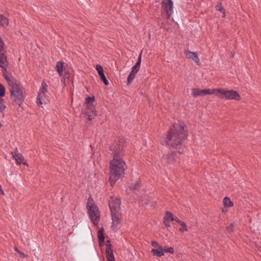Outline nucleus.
<instances>
[{
  "label": "nucleus",
  "mask_w": 261,
  "mask_h": 261,
  "mask_svg": "<svg viewBox=\"0 0 261 261\" xmlns=\"http://www.w3.org/2000/svg\"><path fill=\"white\" fill-rule=\"evenodd\" d=\"M151 252L153 255L157 256L158 257H161L164 255L163 248H161V249H152Z\"/></svg>",
  "instance_id": "obj_21"
},
{
  "label": "nucleus",
  "mask_w": 261,
  "mask_h": 261,
  "mask_svg": "<svg viewBox=\"0 0 261 261\" xmlns=\"http://www.w3.org/2000/svg\"><path fill=\"white\" fill-rule=\"evenodd\" d=\"M13 157L15 159L16 163H26L24 162V158L22 155L18 152H14L12 153Z\"/></svg>",
  "instance_id": "obj_20"
},
{
  "label": "nucleus",
  "mask_w": 261,
  "mask_h": 261,
  "mask_svg": "<svg viewBox=\"0 0 261 261\" xmlns=\"http://www.w3.org/2000/svg\"><path fill=\"white\" fill-rule=\"evenodd\" d=\"M141 62V53L140 54V55L138 57L137 62L133 67L131 72L135 73V74H136L137 73V72L139 71V70L140 69Z\"/></svg>",
  "instance_id": "obj_19"
},
{
  "label": "nucleus",
  "mask_w": 261,
  "mask_h": 261,
  "mask_svg": "<svg viewBox=\"0 0 261 261\" xmlns=\"http://www.w3.org/2000/svg\"><path fill=\"white\" fill-rule=\"evenodd\" d=\"M162 8L164 12L165 13L167 17L169 18L170 16L173 13V3L171 0H163L162 2Z\"/></svg>",
  "instance_id": "obj_13"
},
{
  "label": "nucleus",
  "mask_w": 261,
  "mask_h": 261,
  "mask_svg": "<svg viewBox=\"0 0 261 261\" xmlns=\"http://www.w3.org/2000/svg\"><path fill=\"white\" fill-rule=\"evenodd\" d=\"M173 215L170 212H167L164 218V223L166 227H168L170 226V221H173Z\"/></svg>",
  "instance_id": "obj_17"
},
{
  "label": "nucleus",
  "mask_w": 261,
  "mask_h": 261,
  "mask_svg": "<svg viewBox=\"0 0 261 261\" xmlns=\"http://www.w3.org/2000/svg\"><path fill=\"white\" fill-rule=\"evenodd\" d=\"M5 94V88L2 84L0 83V96H3Z\"/></svg>",
  "instance_id": "obj_32"
},
{
  "label": "nucleus",
  "mask_w": 261,
  "mask_h": 261,
  "mask_svg": "<svg viewBox=\"0 0 261 261\" xmlns=\"http://www.w3.org/2000/svg\"><path fill=\"white\" fill-rule=\"evenodd\" d=\"M180 225H181V227L179 228V230L181 232H184L188 230L187 227L183 221L180 222Z\"/></svg>",
  "instance_id": "obj_25"
},
{
  "label": "nucleus",
  "mask_w": 261,
  "mask_h": 261,
  "mask_svg": "<svg viewBox=\"0 0 261 261\" xmlns=\"http://www.w3.org/2000/svg\"><path fill=\"white\" fill-rule=\"evenodd\" d=\"M19 254L21 255V256L22 257H24V254H23V253H21V252H20Z\"/></svg>",
  "instance_id": "obj_37"
},
{
  "label": "nucleus",
  "mask_w": 261,
  "mask_h": 261,
  "mask_svg": "<svg viewBox=\"0 0 261 261\" xmlns=\"http://www.w3.org/2000/svg\"><path fill=\"white\" fill-rule=\"evenodd\" d=\"M223 204L225 207H230L233 205L232 201L228 197H225L223 199Z\"/></svg>",
  "instance_id": "obj_22"
},
{
  "label": "nucleus",
  "mask_w": 261,
  "mask_h": 261,
  "mask_svg": "<svg viewBox=\"0 0 261 261\" xmlns=\"http://www.w3.org/2000/svg\"><path fill=\"white\" fill-rule=\"evenodd\" d=\"M6 108V106L3 103H0V110L3 111Z\"/></svg>",
  "instance_id": "obj_33"
},
{
  "label": "nucleus",
  "mask_w": 261,
  "mask_h": 261,
  "mask_svg": "<svg viewBox=\"0 0 261 261\" xmlns=\"http://www.w3.org/2000/svg\"><path fill=\"white\" fill-rule=\"evenodd\" d=\"M138 186V184H136L133 187H130V189H137V187Z\"/></svg>",
  "instance_id": "obj_36"
},
{
  "label": "nucleus",
  "mask_w": 261,
  "mask_h": 261,
  "mask_svg": "<svg viewBox=\"0 0 261 261\" xmlns=\"http://www.w3.org/2000/svg\"><path fill=\"white\" fill-rule=\"evenodd\" d=\"M163 252L166 253H170L171 254H173L174 252V250L172 247H165L164 248H163Z\"/></svg>",
  "instance_id": "obj_27"
},
{
  "label": "nucleus",
  "mask_w": 261,
  "mask_h": 261,
  "mask_svg": "<svg viewBox=\"0 0 261 261\" xmlns=\"http://www.w3.org/2000/svg\"><path fill=\"white\" fill-rule=\"evenodd\" d=\"M185 54L188 58L192 59L197 64H200V61L196 52H192L189 50L185 51Z\"/></svg>",
  "instance_id": "obj_15"
},
{
  "label": "nucleus",
  "mask_w": 261,
  "mask_h": 261,
  "mask_svg": "<svg viewBox=\"0 0 261 261\" xmlns=\"http://www.w3.org/2000/svg\"><path fill=\"white\" fill-rule=\"evenodd\" d=\"M96 69L99 75L100 74H101L102 73H103V68H102V66H101L99 65H96Z\"/></svg>",
  "instance_id": "obj_31"
},
{
  "label": "nucleus",
  "mask_w": 261,
  "mask_h": 261,
  "mask_svg": "<svg viewBox=\"0 0 261 261\" xmlns=\"http://www.w3.org/2000/svg\"><path fill=\"white\" fill-rule=\"evenodd\" d=\"M216 89H204L193 88L192 90L191 94L193 97L203 96L206 95H212L215 94L216 95Z\"/></svg>",
  "instance_id": "obj_10"
},
{
  "label": "nucleus",
  "mask_w": 261,
  "mask_h": 261,
  "mask_svg": "<svg viewBox=\"0 0 261 261\" xmlns=\"http://www.w3.org/2000/svg\"><path fill=\"white\" fill-rule=\"evenodd\" d=\"M151 245L153 247V249H161L163 248L158 243L155 241L151 242Z\"/></svg>",
  "instance_id": "obj_30"
},
{
  "label": "nucleus",
  "mask_w": 261,
  "mask_h": 261,
  "mask_svg": "<svg viewBox=\"0 0 261 261\" xmlns=\"http://www.w3.org/2000/svg\"><path fill=\"white\" fill-rule=\"evenodd\" d=\"M4 77L8 85L12 99L16 104L20 106L24 98L23 89L21 85L11 73H7L5 71L4 72Z\"/></svg>",
  "instance_id": "obj_2"
},
{
  "label": "nucleus",
  "mask_w": 261,
  "mask_h": 261,
  "mask_svg": "<svg viewBox=\"0 0 261 261\" xmlns=\"http://www.w3.org/2000/svg\"><path fill=\"white\" fill-rule=\"evenodd\" d=\"M49 101V97L47 94V85L43 82L40 87L37 99V103L39 106L43 103H46Z\"/></svg>",
  "instance_id": "obj_6"
},
{
  "label": "nucleus",
  "mask_w": 261,
  "mask_h": 261,
  "mask_svg": "<svg viewBox=\"0 0 261 261\" xmlns=\"http://www.w3.org/2000/svg\"><path fill=\"white\" fill-rule=\"evenodd\" d=\"M109 206L111 214L120 213V201L117 197H112L109 200Z\"/></svg>",
  "instance_id": "obj_9"
},
{
  "label": "nucleus",
  "mask_w": 261,
  "mask_h": 261,
  "mask_svg": "<svg viewBox=\"0 0 261 261\" xmlns=\"http://www.w3.org/2000/svg\"><path fill=\"white\" fill-rule=\"evenodd\" d=\"M164 162L170 163L177 162V156L175 152L169 153L164 156Z\"/></svg>",
  "instance_id": "obj_16"
},
{
  "label": "nucleus",
  "mask_w": 261,
  "mask_h": 261,
  "mask_svg": "<svg viewBox=\"0 0 261 261\" xmlns=\"http://www.w3.org/2000/svg\"><path fill=\"white\" fill-rule=\"evenodd\" d=\"M99 75L101 80L103 82L104 84L106 85H108L109 81L107 80V79L104 74V73H102L101 74H100Z\"/></svg>",
  "instance_id": "obj_29"
},
{
  "label": "nucleus",
  "mask_w": 261,
  "mask_h": 261,
  "mask_svg": "<svg viewBox=\"0 0 261 261\" xmlns=\"http://www.w3.org/2000/svg\"><path fill=\"white\" fill-rule=\"evenodd\" d=\"M94 100V97H88L86 98L87 111L86 115L89 120H91L96 116L97 113L95 109V107L93 104Z\"/></svg>",
  "instance_id": "obj_8"
},
{
  "label": "nucleus",
  "mask_w": 261,
  "mask_h": 261,
  "mask_svg": "<svg viewBox=\"0 0 261 261\" xmlns=\"http://www.w3.org/2000/svg\"><path fill=\"white\" fill-rule=\"evenodd\" d=\"M56 69L59 73L60 76L63 77L64 78H68V76H67L66 71H65V74H64V70L65 68L64 67V63L62 62H58L56 64Z\"/></svg>",
  "instance_id": "obj_14"
},
{
  "label": "nucleus",
  "mask_w": 261,
  "mask_h": 261,
  "mask_svg": "<svg viewBox=\"0 0 261 261\" xmlns=\"http://www.w3.org/2000/svg\"><path fill=\"white\" fill-rule=\"evenodd\" d=\"M8 24L7 18L0 14V27H5Z\"/></svg>",
  "instance_id": "obj_24"
},
{
  "label": "nucleus",
  "mask_w": 261,
  "mask_h": 261,
  "mask_svg": "<svg viewBox=\"0 0 261 261\" xmlns=\"http://www.w3.org/2000/svg\"><path fill=\"white\" fill-rule=\"evenodd\" d=\"M15 250L16 252H17L18 253H20V251L18 250V249H17V248H15Z\"/></svg>",
  "instance_id": "obj_38"
},
{
  "label": "nucleus",
  "mask_w": 261,
  "mask_h": 261,
  "mask_svg": "<svg viewBox=\"0 0 261 261\" xmlns=\"http://www.w3.org/2000/svg\"><path fill=\"white\" fill-rule=\"evenodd\" d=\"M136 76V74L133 73L132 72H130L128 78H127V82L128 84H130L134 79L135 77Z\"/></svg>",
  "instance_id": "obj_26"
},
{
  "label": "nucleus",
  "mask_w": 261,
  "mask_h": 261,
  "mask_svg": "<svg viewBox=\"0 0 261 261\" xmlns=\"http://www.w3.org/2000/svg\"><path fill=\"white\" fill-rule=\"evenodd\" d=\"M216 9L217 10L223 13V17L225 16V12L224 8L221 6V4H218L216 6Z\"/></svg>",
  "instance_id": "obj_28"
},
{
  "label": "nucleus",
  "mask_w": 261,
  "mask_h": 261,
  "mask_svg": "<svg viewBox=\"0 0 261 261\" xmlns=\"http://www.w3.org/2000/svg\"><path fill=\"white\" fill-rule=\"evenodd\" d=\"M216 95L228 100H240L241 99V96L237 91L223 88L216 89Z\"/></svg>",
  "instance_id": "obj_5"
},
{
  "label": "nucleus",
  "mask_w": 261,
  "mask_h": 261,
  "mask_svg": "<svg viewBox=\"0 0 261 261\" xmlns=\"http://www.w3.org/2000/svg\"><path fill=\"white\" fill-rule=\"evenodd\" d=\"M0 44H1V48H0V67H2L3 70V76H4V72L6 71L7 73H10L7 70V67L8 66V61L7 60V58L4 54L2 53V49L4 48V43L3 42L2 40L0 38Z\"/></svg>",
  "instance_id": "obj_11"
},
{
  "label": "nucleus",
  "mask_w": 261,
  "mask_h": 261,
  "mask_svg": "<svg viewBox=\"0 0 261 261\" xmlns=\"http://www.w3.org/2000/svg\"><path fill=\"white\" fill-rule=\"evenodd\" d=\"M110 168V182L113 186L123 175L125 167L123 164H111Z\"/></svg>",
  "instance_id": "obj_3"
},
{
  "label": "nucleus",
  "mask_w": 261,
  "mask_h": 261,
  "mask_svg": "<svg viewBox=\"0 0 261 261\" xmlns=\"http://www.w3.org/2000/svg\"><path fill=\"white\" fill-rule=\"evenodd\" d=\"M112 225V228L114 231H117L121 226V213L111 214Z\"/></svg>",
  "instance_id": "obj_12"
},
{
  "label": "nucleus",
  "mask_w": 261,
  "mask_h": 261,
  "mask_svg": "<svg viewBox=\"0 0 261 261\" xmlns=\"http://www.w3.org/2000/svg\"><path fill=\"white\" fill-rule=\"evenodd\" d=\"M123 147L121 142H118L114 146L113 160L110 163H125V161L122 157V154L121 151Z\"/></svg>",
  "instance_id": "obj_7"
},
{
  "label": "nucleus",
  "mask_w": 261,
  "mask_h": 261,
  "mask_svg": "<svg viewBox=\"0 0 261 261\" xmlns=\"http://www.w3.org/2000/svg\"><path fill=\"white\" fill-rule=\"evenodd\" d=\"M98 238L100 243L104 241V229L103 228H100L98 230Z\"/></svg>",
  "instance_id": "obj_23"
},
{
  "label": "nucleus",
  "mask_w": 261,
  "mask_h": 261,
  "mask_svg": "<svg viewBox=\"0 0 261 261\" xmlns=\"http://www.w3.org/2000/svg\"><path fill=\"white\" fill-rule=\"evenodd\" d=\"M188 137V131L182 123H174L167 134L161 139L162 144L175 147L181 145Z\"/></svg>",
  "instance_id": "obj_1"
},
{
  "label": "nucleus",
  "mask_w": 261,
  "mask_h": 261,
  "mask_svg": "<svg viewBox=\"0 0 261 261\" xmlns=\"http://www.w3.org/2000/svg\"><path fill=\"white\" fill-rule=\"evenodd\" d=\"M173 221H176V222H177L178 223H179L180 224V222H181L182 221L179 220L177 217H174V219H173Z\"/></svg>",
  "instance_id": "obj_34"
},
{
  "label": "nucleus",
  "mask_w": 261,
  "mask_h": 261,
  "mask_svg": "<svg viewBox=\"0 0 261 261\" xmlns=\"http://www.w3.org/2000/svg\"><path fill=\"white\" fill-rule=\"evenodd\" d=\"M106 257L108 261H115L113 250L110 246H108L106 249Z\"/></svg>",
  "instance_id": "obj_18"
},
{
  "label": "nucleus",
  "mask_w": 261,
  "mask_h": 261,
  "mask_svg": "<svg viewBox=\"0 0 261 261\" xmlns=\"http://www.w3.org/2000/svg\"><path fill=\"white\" fill-rule=\"evenodd\" d=\"M87 208L89 217L92 223L94 225L97 224L100 219L99 212L93 200L90 197L88 200Z\"/></svg>",
  "instance_id": "obj_4"
},
{
  "label": "nucleus",
  "mask_w": 261,
  "mask_h": 261,
  "mask_svg": "<svg viewBox=\"0 0 261 261\" xmlns=\"http://www.w3.org/2000/svg\"><path fill=\"white\" fill-rule=\"evenodd\" d=\"M232 225H231V226H228V227H226V229H227V230L229 232H231V231H232Z\"/></svg>",
  "instance_id": "obj_35"
}]
</instances>
